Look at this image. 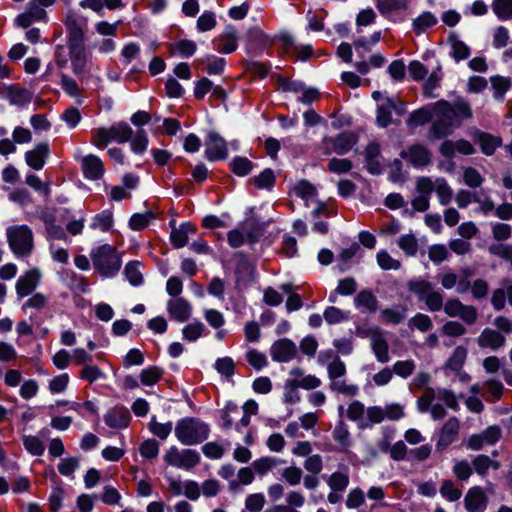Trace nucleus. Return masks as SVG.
Wrapping results in <instances>:
<instances>
[{"mask_svg": "<svg viewBox=\"0 0 512 512\" xmlns=\"http://www.w3.org/2000/svg\"><path fill=\"white\" fill-rule=\"evenodd\" d=\"M164 460L171 466L189 470L199 464L200 456L195 450L185 449L179 451L173 446L165 454Z\"/></svg>", "mask_w": 512, "mask_h": 512, "instance_id": "nucleus-7", "label": "nucleus"}, {"mask_svg": "<svg viewBox=\"0 0 512 512\" xmlns=\"http://www.w3.org/2000/svg\"><path fill=\"white\" fill-rule=\"evenodd\" d=\"M149 429L155 436L164 440L170 435V433L172 431V423L167 422V423L162 424V423L157 422L156 418L153 417L149 423Z\"/></svg>", "mask_w": 512, "mask_h": 512, "instance_id": "nucleus-42", "label": "nucleus"}, {"mask_svg": "<svg viewBox=\"0 0 512 512\" xmlns=\"http://www.w3.org/2000/svg\"><path fill=\"white\" fill-rule=\"evenodd\" d=\"M204 328L201 322L189 324L183 329V337L188 341H195L202 335Z\"/></svg>", "mask_w": 512, "mask_h": 512, "instance_id": "nucleus-54", "label": "nucleus"}, {"mask_svg": "<svg viewBox=\"0 0 512 512\" xmlns=\"http://www.w3.org/2000/svg\"><path fill=\"white\" fill-rule=\"evenodd\" d=\"M155 218L156 216L151 210H147L144 213H135L130 216V229L141 231L148 227L150 221Z\"/></svg>", "mask_w": 512, "mask_h": 512, "instance_id": "nucleus-29", "label": "nucleus"}, {"mask_svg": "<svg viewBox=\"0 0 512 512\" xmlns=\"http://www.w3.org/2000/svg\"><path fill=\"white\" fill-rule=\"evenodd\" d=\"M102 375L103 373L101 369L96 365H87L80 372L81 379L86 380L90 383L95 382Z\"/></svg>", "mask_w": 512, "mask_h": 512, "instance_id": "nucleus-61", "label": "nucleus"}, {"mask_svg": "<svg viewBox=\"0 0 512 512\" xmlns=\"http://www.w3.org/2000/svg\"><path fill=\"white\" fill-rule=\"evenodd\" d=\"M409 291L415 293L419 300H425V297L432 290L430 282L425 280H411L407 284Z\"/></svg>", "mask_w": 512, "mask_h": 512, "instance_id": "nucleus-33", "label": "nucleus"}, {"mask_svg": "<svg viewBox=\"0 0 512 512\" xmlns=\"http://www.w3.org/2000/svg\"><path fill=\"white\" fill-rule=\"evenodd\" d=\"M235 275L236 283L239 286H246L254 280V267L243 255L237 261Z\"/></svg>", "mask_w": 512, "mask_h": 512, "instance_id": "nucleus-18", "label": "nucleus"}, {"mask_svg": "<svg viewBox=\"0 0 512 512\" xmlns=\"http://www.w3.org/2000/svg\"><path fill=\"white\" fill-rule=\"evenodd\" d=\"M22 442L25 450L32 456H42L45 452L43 442L36 436L23 435Z\"/></svg>", "mask_w": 512, "mask_h": 512, "instance_id": "nucleus-27", "label": "nucleus"}, {"mask_svg": "<svg viewBox=\"0 0 512 512\" xmlns=\"http://www.w3.org/2000/svg\"><path fill=\"white\" fill-rule=\"evenodd\" d=\"M81 118L80 111L76 107L68 108L62 114V119L70 128H75L80 123Z\"/></svg>", "mask_w": 512, "mask_h": 512, "instance_id": "nucleus-64", "label": "nucleus"}, {"mask_svg": "<svg viewBox=\"0 0 512 512\" xmlns=\"http://www.w3.org/2000/svg\"><path fill=\"white\" fill-rule=\"evenodd\" d=\"M82 173L88 180H99L104 174L101 159L93 154L85 156L82 160Z\"/></svg>", "mask_w": 512, "mask_h": 512, "instance_id": "nucleus-14", "label": "nucleus"}, {"mask_svg": "<svg viewBox=\"0 0 512 512\" xmlns=\"http://www.w3.org/2000/svg\"><path fill=\"white\" fill-rule=\"evenodd\" d=\"M460 429L459 420L456 417L449 418L443 425L437 442V449L442 450L448 447L458 435Z\"/></svg>", "mask_w": 512, "mask_h": 512, "instance_id": "nucleus-16", "label": "nucleus"}, {"mask_svg": "<svg viewBox=\"0 0 512 512\" xmlns=\"http://www.w3.org/2000/svg\"><path fill=\"white\" fill-rule=\"evenodd\" d=\"M234 366L233 360L229 357L220 358L215 363L216 370L226 377L233 375Z\"/></svg>", "mask_w": 512, "mask_h": 512, "instance_id": "nucleus-63", "label": "nucleus"}, {"mask_svg": "<svg viewBox=\"0 0 512 512\" xmlns=\"http://www.w3.org/2000/svg\"><path fill=\"white\" fill-rule=\"evenodd\" d=\"M393 102L390 97L384 99V102L377 106L376 123L381 128H386L392 124Z\"/></svg>", "mask_w": 512, "mask_h": 512, "instance_id": "nucleus-25", "label": "nucleus"}, {"mask_svg": "<svg viewBox=\"0 0 512 512\" xmlns=\"http://www.w3.org/2000/svg\"><path fill=\"white\" fill-rule=\"evenodd\" d=\"M140 267L143 264L137 260L130 261V285L139 286L144 282L143 272Z\"/></svg>", "mask_w": 512, "mask_h": 512, "instance_id": "nucleus-57", "label": "nucleus"}, {"mask_svg": "<svg viewBox=\"0 0 512 512\" xmlns=\"http://www.w3.org/2000/svg\"><path fill=\"white\" fill-rule=\"evenodd\" d=\"M486 502L487 497L480 487L471 488L465 496V507L468 512H482Z\"/></svg>", "mask_w": 512, "mask_h": 512, "instance_id": "nucleus-19", "label": "nucleus"}, {"mask_svg": "<svg viewBox=\"0 0 512 512\" xmlns=\"http://www.w3.org/2000/svg\"><path fill=\"white\" fill-rule=\"evenodd\" d=\"M170 226L172 227L170 238H171L173 245L176 248H182L188 242L187 233L182 228H180V226L176 227L175 221H173V220L170 222Z\"/></svg>", "mask_w": 512, "mask_h": 512, "instance_id": "nucleus-44", "label": "nucleus"}, {"mask_svg": "<svg viewBox=\"0 0 512 512\" xmlns=\"http://www.w3.org/2000/svg\"><path fill=\"white\" fill-rule=\"evenodd\" d=\"M357 307H365L370 312H375L378 308V300L370 290H362L355 297Z\"/></svg>", "mask_w": 512, "mask_h": 512, "instance_id": "nucleus-28", "label": "nucleus"}, {"mask_svg": "<svg viewBox=\"0 0 512 512\" xmlns=\"http://www.w3.org/2000/svg\"><path fill=\"white\" fill-rule=\"evenodd\" d=\"M432 118V112L428 108L423 107L413 111L406 120V124L408 126H421L430 122Z\"/></svg>", "mask_w": 512, "mask_h": 512, "instance_id": "nucleus-30", "label": "nucleus"}, {"mask_svg": "<svg viewBox=\"0 0 512 512\" xmlns=\"http://www.w3.org/2000/svg\"><path fill=\"white\" fill-rule=\"evenodd\" d=\"M167 309L170 316L179 322L187 321L191 315V306L183 298L170 300L167 304Z\"/></svg>", "mask_w": 512, "mask_h": 512, "instance_id": "nucleus-20", "label": "nucleus"}, {"mask_svg": "<svg viewBox=\"0 0 512 512\" xmlns=\"http://www.w3.org/2000/svg\"><path fill=\"white\" fill-rule=\"evenodd\" d=\"M49 156V143L39 142L32 150H28L25 153V162L30 168L39 171L44 167Z\"/></svg>", "mask_w": 512, "mask_h": 512, "instance_id": "nucleus-10", "label": "nucleus"}, {"mask_svg": "<svg viewBox=\"0 0 512 512\" xmlns=\"http://www.w3.org/2000/svg\"><path fill=\"white\" fill-rule=\"evenodd\" d=\"M452 41L453 57L456 61L468 58L470 54L469 47L462 41L457 40L455 36L450 37Z\"/></svg>", "mask_w": 512, "mask_h": 512, "instance_id": "nucleus-50", "label": "nucleus"}, {"mask_svg": "<svg viewBox=\"0 0 512 512\" xmlns=\"http://www.w3.org/2000/svg\"><path fill=\"white\" fill-rule=\"evenodd\" d=\"M400 157L408 159L415 167H425L431 163L432 154L428 148L422 144H413L400 152Z\"/></svg>", "mask_w": 512, "mask_h": 512, "instance_id": "nucleus-9", "label": "nucleus"}, {"mask_svg": "<svg viewBox=\"0 0 512 512\" xmlns=\"http://www.w3.org/2000/svg\"><path fill=\"white\" fill-rule=\"evenodd\" d=\"M232 171L238 176H246L253 168V163L245 157H236L230 163Z\"/></svg>", "mask_w": 512, "mask_h": 512, "instance_id": "nucleus-40", "label": "nucleus"}, {"mask_svg": "<svg viewBox=\"0 0 512 512\" xmlns=\"http://www.w3.org/2000/svg\"><path fill=\"white\" fill-rule=\"evenodd\" d=\"M113 214L106 209L97 213L90 223L91 229H100L102 232H108L113 226Z\"/></svg>", "mask_w": 512, "mask_h": 512, "instance_id": "nucleus-26", "label": "nucleus"}, {"mask_svg": "<svg viewBox=\"0 0 512 512\" xmlns=\"http://www.w3.org/2000/svg\"><path fill=\"white\" fill-rule=\"evenodd\" d=\"M406 312V307L399 306L397 309L387 308L382 310L381 316L384 319V321L396 325L404 321V319L406 318Z\"/></svg>", "mask_w": 512, "mask_h": 512, "instance_id": "nucleus-31", "label": "nucleus"}, {"mask_svg": "<svg viewBox=\"0 0 512 512\" xmlns=\"http://www.w3.org/2000/svg\"><path fill=\"white\" fill-rule=\"evenodd\" d=\"M5 88V98L10 105L23 107L32 101L33 93L18 84H3Z\"/></svg>", "mask_w": 512, "mask_h": 512, "instance_id": "nucleus-12", "label": "nucleus"}, {"mask_svg": "<svg viewBox=\"0 0 512 512\" xmlns=\"http://www.w3.org/2000/svg\"><path fill=\"white\" fill-rule=\"evenodd\" d=\"M399 247L408 255H415L418 249L417 239L413 234L401 236L398 241Z\"/></svg>", "mask_w": 512, "mask_h": 512, "instance_id": "nucleus-47", "label": "nucleus"}, {"mask_svg": "<svg viewBox=\"0 0 512 512\" xmlns=\"http://www.w3.org/2000/svg\"><path fill=\"white\" fill-rule=\"evenodd\" d=\"M466 356L467 350L462 346H458L449 358L447 366L455 372L459 371L465 362Z\"/></svg>", "mask_w": 512, "mask_h": 512, "instance_id": "nucleus-39", "label": "nucleus"}, {"mask_svg": "<svg viewBox=\"0 0 512 512\" xmlns=\"http://www.w3.org/2000/svg\"><path fill=\"white\" fill-rule=\"evenodd\" d=\"M440 492H441L443 497L447 498L450 501H456L462 495L461 490L456 488L454 486L453 482L450 481V480H445L443 482V485H442V487L440 489Z\"/></svg>", "mask_w": 512, "mask_h": 512, "instance_id": "nucleus-58", "label": "nucleus"}, {"mask_svg": "<svg viewBox=\"0 0 512 512\" xmlns=\"http://www.w3.org/2000/svg\"><path fill=\"white\" fill-rule=\"evenodd\" d=\"M64 25L67 30V46L73 73L80 76L84 73L87 64L84 30L78 22L77 15L70 10L65 18Z\"/></svg>", "mask_w": 512, "mask_h": 512, "instance_id": "nucleus-2", "label": "nucleus"}, {"mask_svg": "<svg viewBox=\"0 0 512 512\" xmlns=\"http://www.w3.org/2000/svg\"><path fill=\"white\" fill-rule=\"evenodd\" d=\"M411 328H417L422 332L428 331L432 327V321L428 315L417 313L409 321Z\"/></svg>", "mask_w": 512, "mask_h": 512, "instance_id": "nucleus-52", "label": "nucleus"}, {"mask_svg": "<svg viewBox=\"0 0 512 512\" xmlns=\"http://www.w3.org/2000/svg\"><path fill=\"white\" fill-rule=\"evenodd\" d=\"M7 241L11 251L17 257L29 255L33 248V233L23 224L7 229Z\"/></svg>", "mask_w": 512, "mask_h": 512, "instance_id": "nucleus-5", "label": "nucleus"}, {"mask_svg": "<svg viewBox=\"0 0 512 512\" xmlns=\"http://www.w3.org/2000/svg\"><path fill=\"white\" fill-rule=\"evenodd\" d=\"M65 490L61 486H54L48 497L49 509L51 512H59L63 506Z\"/></svg>", "mask_w": 512, "mask_h": 512, "instance_id": "nucleus-35", "label": "nucleus"}, {"mask_svg": "<svg viewBox=\"0 0 512 512\" xmlns=\"http://www.w3.org/2000/svg\"><path fill=\"white\" fill-rule=\"evenodd\" d=\"M506 338L498 330L485 328L477 339V343L481 348H489L498 350L505 345Z\"/></svg>", "mask_w": 512, "mask_h": 512, "instance_id": "nucleus-15", "label": "nucleus"}, {"mask_svg": "<svg viewBox=\"0 0 512 512\" xmlns=\"http://www.w3.org/2000/svg\"><path fill=\"white\" fill-rule=\"evenodd\" d=\"M474 137L480 144L482 152L486 155H492L496 148L502 144L501 138L479 130L475 131Z\"/></svg>", "mask_w": 512, "mask_h": 512, "instance_id": "nucleus-22", "label": "nucleus"}, {"mask_svg": "<svg viewBox=\"0 0 512 512\" xmlns=\"http://www.w3.org/2000/svg\"><path fill=\"white\" fill-rule=\"evenodd\" d=\"M105 424L113 429L128 427V412L125 408L114 407L104 415Z\"/></svg>", "mask_w": 512, "mask_h": 512, "instance_id": "nucleus-21", "label": "nucleus"}, {"mask_svg": "<svg viewBox=\"0 0 512 512\" xmlns=\"http://www.w3.org/2000/svg\"><path fill=\"white\" fill-rule=\"evenodd\" d=\"M328 374L331 381L343 376L346 373L345 364L340 360L339 356H335L333 361L328 365Z\"/></svg>", "mask_w": 512, "mask_h": 512, "instance_id": "nucleus-53", "label": "nucleus"}, {"mask_svg": "<svg viewBox=\"0 0 512 512\" xmlns=\"http://www.w3.org/2000/svg\"><path fill=\"white\" fill-rule=\"evenodd\" d=\"M353 165L349 159L332 158L329 161L328 169L333 173H347L352 169Z\"/></svg>", "mask_w": 512, "mask_h": 512, "instance_id": "nucleus-51", "label": "nucleus"}, {"mask_svg": "<svg viewBox=\"0 0 512 512\" xmlns=\"http://www.w3.org/2000/svg\"><path fill=\"white\" fill-rule=\"evenodd\" d=\"M112 141L118 143L128 142L127 122L121 121L117 125H112L109 128L100 127L93 133L91 140L92 144L98 148H104Z\"/></svg>", "mask_w": 512, "mask_h": 512, "instance_id": "nucleus-6", "label": "nucleus"}, {"mask_svg": "<svg viewBox=\"0 0 512 512\" xmlns=\"http://www.w3.org/2000/svg\"><path fill=\"white\" fill-rule=\"evenodd\" d=\"M348 484V476L340 472L333 473L328 481V485L333 491H343L347 488Z\"/></svg>", "mask_w": 512, "mask_h": 512, "instance_id": "nucleus-46", "label": "nucleus"}, {"mask_svg": "<svg viewBox=\"0 0 512 512\" xmlns=\"http://www.w3.org/2000/svg\"><path fill=\"white\" fill-rule=\"evenodd\" d=\"M38 389L39 387L37 381L34 379H29L24 381V383L21 385L19 393L23 399H31L37 394Z\"/></svg>", "mask_w": 512, "mask_h": 512, "instance_id": "nucleus-62", "label": "nucleus"}, {"mask_svg": "<svg viewBox=\"0 0 512 512\" xmlns=\"http://www.w3.org/2000/svg\"><path fill=\"white\" fill-rule=\"evenodd\" d=\"M437 398L444 401L449 408L455 411L459 409V404L453 391L439 388L437 389Z\"/></svg>", "mask_w": 512, "mask_h": 512, "instance_id": "nucleus-56", "label": "nucleus"}, {"mask_svg": "<svg viewBox=\"0 0 512 512\" xmlns=\"http://www.w3.org/2000/svg\"><path fill=\"white\" fill-rule=\"evenodd\" d=\"M330 389L347 396H355L358 392L357 386L347 385L344 381L337 380L331 381Z\"/></svg>", "mask_w": 512, "mask_h": 512, "instance_id": "nucleus-60", "label": "nucleus"}, {"mask_svg": "<svg viewBox=\"0 0 512 512\" xmlns=\"http://www.w3.org/2000/svg\"><path fill=\"white\" fill-rule=\"evenodd\" d=\"M377 262L379 266L385 270H397L401 266L400 262L393 259L386 251H381L377 254Z\"/></svg>", "mask_w": 512, "mask_h": 512, "instance_id": "nucleus-55", "label": "nucleus"}, {"mask_svg": "<svg viewBox=\"0 0 512 512\" xmlns=\"http://www.w3.org/2000/svg\"><path fill=\"white\" fill-rule=\"evenodd\" d=\"M437 22L435 16L430 12H424L413 22V30L416 34L424 32L427 28L432 27Z\"/></svg>", "mask_w": 512, "mask_h": 512, "instance_id": "nucleus-32", "label": "nucleus"}, {"mask_svg": "<svg viewBox=\"0 0 512 512\" xmlns=\"http://www.w3.org/2000/svg\"><path fill=\"white\" fill-rule=\"evenodd\" d=\"M159 443L155 439H148L140 446V453L145 458H155L158 455Z\"/></svg>", "mask_w": 512, "mask_h": 512, "instance_id": "nucleus-59", "label": "nucleus"}, {"mask_svg": "<svg viewBox=\"0 0 512 512\" xmlns=\"http://www.w3.org/2000/svg\"><path fill=\"white\" fill-rule=\"evenodd\" d=\"M41 274L37 268L27 271L16 282L15 289L19 298L30 295L37 287Z\"/></svg>", "mask_w": 512, "mask_h": 512, "instance_id": "nucleus-11", "label": "nucleus"}, {"mask_svg": "<svg viewBox=\"0 0 512 512\" xmlns=\"http://www.w3.org/2000/svg\"><path fill=\"white\" fill-rule=\"evenodd\" d=\"M91 259L94 269L104 278L114 277L121 268V257L110 244H102L93 249Z\"/></svg>", "mask_w": 512, "mask_h": 512, "instance_id": "nucleus-3", "label": "nucleus"}, {"mask_svg": "<svg viewBox=\"0 0 512 512\" xmlns=\"http://www.w3.org/2000/svg\"><path fill=\"white\" fill-rule=\"evenodd\" d=\"M163 374V370L157 366H151L144 369L140 374V380L143 385L151 386L159 381Z\"/></svg>", "mask_w": 512, "mask_h": 512, "instance_id": "nucleus-37", "label": "nucleus"}, {"mask_svg": "<svg viewBox=\"0 0 512 512\" xmlns=\"http://www.w3.org/2000/svg\"><path fill=\"white\" fill-rule=\"evenodd\" d=\"M270 352L274 361L288 362L297 354V347L290 339L283 338L274 342Z\"/></svg>", "mask_w": 512, "mask_h": 512, "instance_id": "nucleus-13", "label": "nucleus"}, {"mask_svg": "<svg viewBox=\"0 0 512 512\" xmlns=\"http://www.w3.org/2000/svg\"><path fill=\"white\" fill-rule=\"evenodd\" d=\"M324 319L329 324H336L348 319V315L337 307L330 306L323 313Z\"/></svg>", "mask_w": 512, "mask_h": 512, "instance_id": "nucleus-49", "label": "nucleus"}, {"mask_svg": "<svg viewBox=\"0 0 512 512\" xmlns=\"http://www.w3.org/2000/svg\"><path fill=\"white\" fill-rule=\"evenodd\" d=\"M205 155L210 161L226 159L228 156L226 141L215 131H210L205 143Z\"/></svg>", "mask_w": 512, "mask_h": 512, "instance_id": "nucleus-8", "label": "nucleus"}, {"mask_svg": "<svg viewBox=\"0 0 512 512\" xmlns=\"http://www.w3.org/2000/svg\"><path fill=\"white\" fill-rule=\"evenodd\" d=\"M491 84L495 90V98L502 99L503 95L511 87L512 82L510 78L502 77L499 75L491 77Z\"/></svg>", "mask_w": 512, "mask_h": 512, "instance_id": "nucleus-38", "label": "nucleus"}, {"mask_svg": "<svg viewBox=\"0 0 512 512\" xmlns=\"http://www.w3.org/2000/svg\"><path fill=\"white\" fill-rule=\"evenodd\" d=\"M69 375L68 373H63L55 376L49 382V390L52 394L61 393L66 390L69 383Z\"/></svg>", "mask_w": 512, "mask_h": 512, "instance_id": "nucleus-48", "label": "nucleus"}, {"mask_svg": "<svg viewBox=\"0 0 512 512\" xmlns=\"http://www.w3.org/2000/svg\"><path fill=\"white\" fill-rule=\"evenodd\" d=\"M332 144L333 151L339 155L348 153L357 142V137L352 132H343L335 138L325 139Z\"/></svg>", "mask_w": 512, "mask_h": 512, "instance_id": "nucleus-17", "label": "nucleus"}, {"mask_svg": "<svg viewBox=\"0 0 512 512\" xmlns=\"http://www.w3.org/2000/svg\"><path fill=\"white\" fill-rule=\"evenodd\" d=\"M148 134L144 129H138L135 133L130 129V148L131 150L142 156L148 148Z\"/></svg>", "mask_w": 512, "mask_h": 512, "instance_id": "nucleus-24", "label": "nucleus"}, {"mask_svg": "<svg viewBox=\"0 0 512 512\" xmlns=\"http://www.w3.org/2000/svg\"><path fill=\"white\" fill-rule=\"evenodd\" d=\"M408 0H377L376 7L382 14H388L393 11L405 9Z\"/></svg>", "mask_w": 512, "mask_h": 512, "instance_id": "nucleus-34", "label": "nucleus"}, {"mask_svg": "<svg viewBox=\"0 0 512 512\" xmlns=\"http://www.w3.org/2000/svg\"><path fill=\"white\" fill-rule=\"evenodd\" d=\"M492 7L500 19L512 18V0H494Z\"/></svg>", "mask_w": 512, "mask_h": 512, "instance_id": "nucleus-41", "label": "nucleus"}, {"mask_svg": "<svg viewBox=\"0 0 512 512\" xmlns=\"http://www.w3.org/2000/svg\"><path fill=\"white\" fill-rule=\"evenodd\" d=\"M372 349L375 353L376 358L381 363H386L389 361V354H388V343L386 339L384 338L383 334L377 330L375 331L372 336Z\"/></svg>", "mask_w": 512, "mask_h": 512, "instance_id": "nucleus-23", "label": "nucleus"}, {"mask_svg": "<svg viewBox=\"0 0 512 512\" xmlns=\"http://www.w3.org/2000/svg\"><path fill=\"white\" fill-rule=\"evenodd\" d=\"M435 191L439 197L440 203L442 205H448L452 199V189L448 186L447 182L444 179L436 180V188Z\"/></svg>", "mask_w": 512, "mask_h": 512, "instance_id": "nucleus-43", "label": "nucleus"}, {"mask_svg": "<svg viewBox=\"0 0 512 512\" xmlns=\"http://www.w3.org/2000/svg\"><path fill=\"white\" fill-rule=\"evenodd\" d=\"M79 466V459L76 457H68L62 459L58 464V471L61 475L69 477L73 475Z\"/></svg>", "mask_w": 512, "mask_h": 512, "instance_id": "nucleus-45", "label": "nucleus"}, {"mask_svg": "<svg viewBox=\"0 0 512 512\" xmlns=\"http://www.w3.org/2000/svg\"><path fill=\"white\" fill-rule=\"evenodd\" d=\"M208 433V425L193 417L180 420L175 427L177 439L188 446L203 442L207 439Z\"/></svg>", "mask_w": 512, "mask_h": 512, "instance_id": "nucleus-4", "label": "nucleus"}, {"mask_svg": "<svg viewBox=\"0 0 512 512\" xmlns=\"http://www.w3.org/2000/svg\"><path fill=\"white\" fill-rule=\"evenodd\" d=\"M434 116L427 139L430 141L443 139L460 127L461 119H470L472 111L468 102L457 99L453 104L441 100L434 105Z\"/></svg>", "mask_w": 512, "mask_h": 512, "instance_id": "nucleus-1", "label": "nucleus"}, {"mask_svg": "<svg viewBox=\"0 0 512 512\" xmlns=\"http://www.w3.org/2000/svg\"><path fill=\"white\" fill-rule=\"evenodd\" d=\"M258 189H271L275 183V175L271 169H265L260 175L251 179Z\"/></svg>", "mask_w": 512, "mask_h": 512, "instance_id": "nucleus-36", "label": "nucleus"}]
</instances>
